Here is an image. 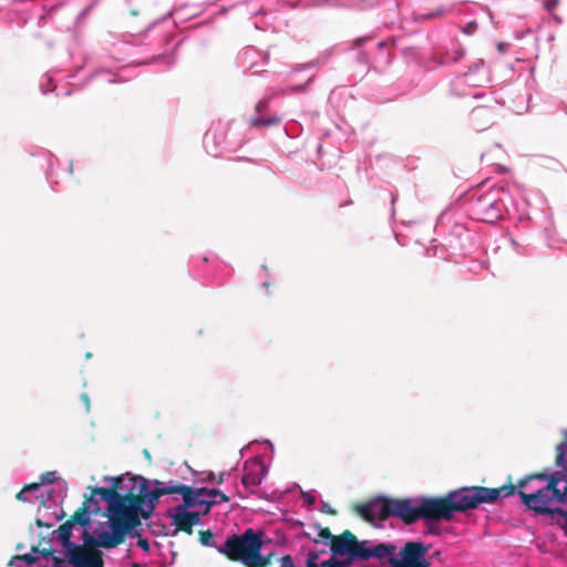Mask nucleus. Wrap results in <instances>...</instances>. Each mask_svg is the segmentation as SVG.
<instances>
[{
	"label": "nucleus",
	"instance_id": "1",
	"mask_svg": "<svg viewBox=\"0 0 567 567\" xmlns=\"http://www.w3.org/2000/svg\"><path fill=\"white\" fill-rule=\"evenodd\" d=\"M92 497V505L99 507L95 496L99 495L105 502H107V512L110 517V526L112 533L97 529L94 530L92 536L86 529H84L82 539L86 545H99L102 548H114L125 542L126 535L131 533L135 527L141 524V519H137L134 513L135 507L138 505L136 498L127 496V491L124 494L121 492L128 486L125 484V478L122 476L112 478V486L106 487H90Z\"/></svg>",
	"mask_w": 567,
	"mask_h": 567
},
{
	"label": "nucleus",
	"instance_id": "2",
	"mask_svg": "<svg viewBox=\"0 0 567 567\" xmlns=\"http://www.w3.org/2000/svg\"><path fill=\"white\" fill-rule=\"evenodd\" d=\"M476 485L460 487L444 496L409 498V525L420 519L426 523L450 522L455 513L477 508L482 503Z\"/></svg>",
	"mask_w": 567,
	"mask_h": 567
},
{
	"label": "nucleus",
	"instance_id": "3",
	"mask_svg": "<svg viewBox=\"0 0 567 567\" xmlns=\"http://www.w3.org/2000/svg\"><path fill=\"white\" fill-rule=\"evenodd\" d=\"M332 557L348 556L351 560L368 561L372 558L378 559L390 553V548L383 546V543L373 540H359L350 530H343L340 535L332 538L330 544Z\"/></svg>",
	"mask_w": 567,
	"mask_h": 567
},
{
	"label": "nucleus",
	"instance_id": "4",
	"mask_svg": "<svg viewBox=\"0 0 567 567\" xmlns=\"http://www.w3.org/2000/svg\"><path fill=\"white\" fill-rule=\"evenodd\" d=\"M383 546L390 548V553L378 557L381 563H388L396 567H430L431 561L426 558L430 547L422 542H406L401 548L399 556L395 555L396 546L390 543H383Z\"/></svg>",
	"mask_w": 567,
	"mask_h": 567
},
{
	"label": "nucleus",
	"instance_id": "5",
	"mask_svg": "<svg viewBox=\"0 0 567 567\" xmlns=\"http://www.w3.org/2000/svg\"><path fill=\"white\" fill-rule=\"evenodd\" d=\"M262 536L264 533L248 528L241 535L229 536L218 551L229 560L241 561L245 565Z\"/></svg>",
	"mask_w": 567,
	"mask_h": 567
},
{
	"label": "nucleus",
	"instance_id": "6",
	"mask_svg": "<svg viewBox=\"0 0 567 567\" xmlns=\"http://www.w3.org/2000/svg\"><path fill=\"white\" fill-rule=\"evenodd\" d=\"M127 482L132 485L127 489V496L138 501V505L134 509L136 518L140 519L142 516L147 519L153 514L159 497L163 496L159 489L162 482L155 481L156 487L153 491L148 489L147 481L143 477L127 478Z\"/></svg>",
	"mask_w": 567,
	"mask_h": 567
},
{
	"label": "nucleus",
	"instance_id": "7",
	"mask_svg": "<svg viewBox=\"0 0 567 567\" xmlns=\"http://www.w3.org/2000/svg\"><path fill=\"white\" fill-rule=\"evenodd\" d=\"M556 485L558 483H555L553 478L548 484L534 492L520 493V502L526 509L534 512L536 515L549 517L557 507L555 505H558L556 501Z\"/></svg>",
	"mask_w": 567,
	"mask_h": 567
},
{
	"label": "nucleus",
	"instance_id": "8",
	"mask_svg": "<svg viewBox=\"0 0 567 567\" xmlns=\"http://www.w3.org/2000/svg\"><path fill=\"white\" fill-rule=\"evenodd\" d=\"M374 519L398 517L409 525V498L377 497L371 501Z\"/></svg>",
	"mask_w": 567,
	"mask_h": 567
},
{
	"label": "nucleus",
	"instance_id": "9",
	"mask_svg": "<svg viewBox=\"0 0 567 567\" xmlns=\"http://www.w3.org/2000/svg\"><path fill=\"white\" fill-rule=\"evenodd\" d=\"M530 481L527 475L523 476L517 481L516 484H513L511 481L507 484H504L499 487H484L478 486L477 492L481 498L482 504H494L499 498H506L514 494L527 493L525 488L529 485Z\"/></svg>",
	"mask_w": 567,
	"mask_h": 567
},
{
	"label": "nucleus",
	"instance_id": "10",
	"mask_svg": "<svg viewBox=\"0 0 567 567\" xmlns=\"http://www.w3.org/2000/svg\"><path fill=\"white\" fill-rule=\"evenodd\" d=\"M501 203L486 194L472 203V212L477 219L483 221H494L498 219L502 213Z\"/></svg>",
	"mask_w": 567,
	"mask_h": 567
},
{
	"label": "nucleus",
	"instance_id": "11",
	"mask_svg": "<svg viewBox=\"0 0 567 567\" xmlns=\"http://www.w3.org/2000/svg\"><path fill=\"white\" fill-rule=\"evenodd\" d=\"M83 543L85 542L83 540ZM94 547L100 546H89L86 544L81 546L73 544V546L66 547L65 550L68 551L69 561L75 567H84L93 558V553L96 550Z\"/></svg>",
	"mask_w": 567,
	"mask_h": 567
},
{
	"label": "nucleus",
	"instance_id": "12",
	"mask_svg": "<svg viewBox=\"0 0 567 567\" xmlns=\"http://www.w3.org/2000/svg\"><path fill=\"white\" fill-rule=\"evenodd\" d=\"M100 507H94L92 505V497H87L84 495V501L82 506L78 508L74 514L70 517L72 524H78L82 527H89L91 525V518L89 514H99Z\"/></svg>",
	"mask_w": 567,
	"mask_h": 567
},
{
	"label": "nucleus",
	"instance_id": "13",
	"mask_svg": "<svg viewBox=\"0 0 567 567\" xmlns=\"http://www.w3.org/2000/svg\"><path fill=\"white\" fill-rule=\"evenodd\" d=\"M261 547H262V540H260L258 543L252 555H250V557L246 561L245 566H247V567H268L271 565V561H272V558L275 555L269 554L267 556H262L260 554Z\"/></svg>",
	"mask_w": 567,
	"mask_h": 567
},
{
	"label": "nucleus",
	"instance_id": "14",
	"mask_svg": "<svg viewBox=\"0 0 567 567\" xmlns=\"http://www.w3.org/2000/svg\"><path fill=\"white\" fill-rule=\"evenodd\" d=\"M173 524L176 526V530L184 532L187 535L193 534V527L188 519L187 511L176 508V513L173 515Z\"/></svg>",
	"mask_w": 567,
	"mask_h": 567
},
{
	"label": "nucleus",
	"instance_id": "15",
	"mask_svg": "<svg viewBox=\"0 0 567 567\" xmlns=\"http://www.w3.org/2000/svg\"><path fill=\"white\" fill-rule=\"evenodd\" d=\"M561 441L556 445L555 449V466H563L567 460V429L560 431Z\"/></svg>",
	"mask_w": 567,
	"mask_h": 567
},
{
	"label": "nucleus",
	"instance_id": "16",
	"mask_svg": "<svg viewBox=\"0 0 567 567\" xmlns=\"http://www.w3.org/2000/svg\"><path fill=\"white\" fill-rule=\"evenodd\" d=\"M181 495L183 496L184 503L178 505L176 508L186 511L187 508L198 505L199 498L190 486L186 485Z\"/></svg>",
	"mask_w": 567,
	"mask_h": 567
},
{
	"label": "nucleus",
	"instance_id": "17",
	"mask_svg": "<svg viewBox=\"0 0 567 567\" xmlns=\"http://www.w3.org/2000/svg\"><path fill=\"white\" fill-rule=\"evenodd\" d=\"M73 526L74 524H72L71 520L68 519L58 529L59 539L64 548L73 546L74 544L73 542H71Z\"/></svg>",
	"mask_w": 567,
	"mask_h": 567
},
{
	"label": "nucleus",
	"instance_id": "18",
	"mask_svg": "<svg viewBox=\"0 0 567 567\" xmlns=\"http://www.w3.org/2000/svg\"><path fill=\"white\" fill-rule=\"evenodd\" d=\"M549 520L551 524L559 526L563 529L565 536H567V509L557 506L554 509L553 515L549 516Z\"/></svg>",
	"mask_w": 567,
	"mask_h": 567
},
{
	"label": "nucleus",
	"instance_id": "19",
	"mask_svg": "<svg viewBox=\"0 0 567 567\" xmlns=\"http://www.w3.org/2000/svg\"><path fill=\"white\" fill-rule=\"evenodd\" d=\"M527 476L530 482L539 481V482H545L546 484H548L550 482V480H553V478H554L555 483H558V480H559L558 474H555V472H553V473L535 472V473L527 474Z\"/></svg>",
	"mask_w": 567,
	"mask_h": 567
},
{
	"label": "nucleus",
	"instance_id": "20",
	"mask_svg": "<svg viewBox=\"0 0 567 567\" xmlns=\"http://www.w3.org/2000/svg\"><path fill=\"white\" fill-rule=\"evenodd\" d=\"M357 513L364 518L367 522H374L372 503L358 504L355 506Z\"/></svg>",
	"mask_w": 567,
	"mask_h": 567
},
{
	"label": "nucleus",
	"instance_id": "21",
	"mask_svg": "<svg viewBox=\"0 0 567 567\" xmlns=\"http://www.w3.org/2000/svg\"><path fill=\"white\" fill-rule=\"evenodd\" d=\"M280 122V118L277 116H271L268 118L256 117L250 121L251 126L260 127V126H270L276 125Z\"/></svg>",
	"mask_w": 567,
	"mask_h": 567
},
{
	"label": "nucleus",
	"instance_id": "22",
	"mask_svg": "<svg viewBox=\"0 0 567 567\" xmlns=\"http://www.w3.org/2000/svg\"><path fill=\"white\" fill-rule=\"evenodd\" d=\"M185 486L186 485L174 484L173 482H169L167 486L159 485V489L162 492V495L182 494V492L184 491Z\"/></svg>",
	"mask_w": 567,
	"mask_h": 567
},
{
	"label": "nucleus",
	"instance_id": "23",
	"mask_svg": "<svg viewBox=\"0 0 567 567\" xmlns=\"http://www.w3.org/2000/svg\"><path fill=\"white\" fill-rule=\"evenodd\" d=\"M14 561H22L28 566L34 565L38 561V557L33 554H23V555H16L11 561L10 565H13Z\"/></svg>",
	"mask_w": 567,
	"mask_h": 567
},
{
	"label": "nucleus",
	"instance_id": "24",
	"mask_svg": "<svg viewBox=\"0 0 567 567\" xmlns=\"http://www.w3.org/2000/svg\"><path fill=\"white\" fill-rule=\"evenodd\" d=\"M560 483H564L563 489L556 485V501L558 505H567V480H561Z\"/></svg>",
	"mask_w": 567,
	"mask_h": 567
},
{
	"label": "nucleus",
	"instance_id": "25",
	"mask_svg": "<svg viewBox=\"0 0 567 567\" xmlns=\"http://www.w3.org/2000/svg\"><path fill=\"white\" fill-rule=\"evenodd\" d=\"M241 483L245 485V486H256L258 484H260V478H258L255 474L252 473H245L241 477Z\"/></svg>",
	"mask_w": 567,
	"mask_h": 567
},
{
	"label": "nucleus",
	"instance_id": "26",
	"mask_svg": "<svg viewBox=\"0 0 567 567\" xmlns=\"http://www.w3.org/2000/svg\"><path fill=\"white\" fill-rule=\"evenodd\" d=\"M199 542L204 545V546H213V542H214V534L212 533V530L207 529V530H200L199 532Z\"/></svg>",
	"mask_w": 567,
	"mask_h": 567
},
{
	"label": "nucleus",
	"instance_id": "27",
	"mask_svg": "<svg viewBox=\"0 0 567 567\" xmlns=\"http://www.w3.org/2000/svg\"><path fill=\"white\" fill-rule=\"evenodd\" d=\"M84 567H103V557L100 550L93 553V558Z\"/></svg>",
	"mask_w": 567,
	"mask_h": 567
},
{
	"label": "nucleus",
	"instance_id": "28",
	"mask_svg": "<svg viewBox=\"0 0 567 567\" xmlns=\"http://www.w3.org/2000/svg\"><path fill=\"white\" fill-rule=\"evenodd\" d=\"M208 496L218 497V499H215L216 502H218V504L228 503L230 501V498L225 493L216 488L209 489Z\"/></svg>",
	"mask_w": 567,
	"mask_h": 567
},
{
	"label": "nucleus",
	"instance_id": "29",
	"mask_svg": "<svg viewBox=\"0 0 567 567\" xmlns=\"http://www.w3.org/2000/svg\"><path fill=\"white\" fill-rule=\"evenodd\" d=\"M226 475H227V473H225V472L219 473L217 476L213 472H209L207 474V476L205 478H203V481L204 482H214L215 481L217 484H223Z\"/></svg>",
	"mask_w": 567,
	"mask_h": 567
},
{
	"label": "nucleus",
	"instance_id": "30",
	"mask_svg": "<svg viewBox=\"0 0 567 567\" xmlns=\"http://www.w3.org/2000/svg\"><path fill=\"white\" fill-rule=\"evenodd\" d=\"M58 480L55 472H45L41 475L40 484H51Z\"/></svg>",
	"mask_w": 567,
	"mask_h": 567
},
{
	"label": "nucleus",
	"instance_id": "31",
	"mask_svg": "<svg viewBox=\"0 0 567 567\" xmlns=\"http://www.w3.org/2000/svg\"><path fill=\"white\" fill-rule=\"evenodd\" d=\"M218 504L216 501H207V499H200L198 502L199 506H205V509L203 512L204 515L208 514L214 505Z\"/></svg>",
	"mask_w": 567,
	"mask_h": 567
},
{
	"label": "nucleus",
	"instance_id": "32",
	"mask_svg": "<svg viewBox=\"0 0 567 567\" xmlns=\"http://www.w3.org/2000/svg\"><path fill=\"white\" fill-rule=\"evenodd\" d=\"M318 536L321 538V539H329L330 540V544L332 543V538L334 537V535H332L331 530L329 527H322L319 529V533H318Z\"/></svg>",
	"mask_w": 567,
	"mask_h": 567
},
{
	"label": "nucleus",
	"instance_id": "33",
	"mask_svg": "<svg viewBox=\"0 0 567 567\" xmlns=\"http://www.w3.org/2000/svg\"><path fill=\"white\" fill-rule=\"evenodd\" d=\"M558 470L555 471V474H558V485L560 484L561 480H567V463L563 466H556Z\"/></svg>",
	"mask_w": 567,
	"mask_h": 567
},
{
	"label": "nucleus",
	"instance_id": "34",
	"mask_svg": "<svg viewBox=\"0 0 567 567\" xmlns=\"http://www.w3.org/2000/svg\"><path fill=\"white\" fill-rule=\"evenodd\" d=\"M487 113H489V111L485 107H478L476 110L473 111V120H477L480 117H484Z\"/></svg>",
	"mask_w": 567,
	"mask_h": 567
},
{
	"label": "nucleus",
	"instance_id": "35",
	"mask_svg": "<svg viewBox=\"0 0 567 567\" xmlns=\"http://www.w3.org/2000/svg\"><path fill=\"white\" fill-rule=\"evenodd\" d=\"M188 519L192 523V527L194 525H198L200 523V514L199 513H190V512H188Z\"/></svg>",
	"mask_w": 567,
	"mask_h": 567
},
{
	"label": "nucleus",
	"instance_id": "36",
	"mask_svg": "<svg viewBox=\"0 0 567 567\" xmlns=\"http://www.w3.org/2000/svg\"><path fill=\"white\" fill-rule=\"evenodd\" d=\"M137 546H140L142 549H144L145 551H148L150 550V544H148V540L146 538H143V537H138V540H137Z\"/></svg>",
	"mask_w": 567,
	"mask_h": 567
},
{
	"label": "nucleus",
	"instance_id": "37",
	"mask_svg": "<svg viewBox=\"0 0 567 567\" xmlns=\"http://www.w3.org/2000/svg\"><path fill=\"white\" fill-rule=\"evenodd\" d=\"M557 6H558V0H546V2H545V8L550 12L554 11Z\"/></svg>",
	"mask_w": 567,
	"mask_h": 567
},
{
	"label": "nucleus",
	"instance_id": "38",
	"mask_svg": "<svg viewBox=\"0 0 567 567\" xmlns=\"http://www.w3.org/2000/svg\"><path fill=\"white\" fill-rule=\"evenodd\" d=\"M53 553H54V550H53L52 548H42V549L40 550V554H41L44 558H49V557H52V558H53V557H54V556H53Z\"/></svg>",
	"mask_w": 567,
	"mask_h": 567
},
{
	"label": "nucleus",
	"instance_id": "39",
	"mask_svg": "<svg viewBox=\"0 0 567 567\" xmlns=\"http://www.w3.org/2000/svg\"><path fill=\"white\" fill-rule=\"evenodd\" d=\"M52 560L54 567H64L65 561L62 558L54 556Z\"/></svg>",
	"mask_w": 567,
	"mask_h": 567
},
{
	"label": "nucleus",
	"instance_id": "40",
	"mask_svg": "<svg viewBox=\"0 0 567 567\" xmlns=\"http://www.w3.org/2000/svg\"><path fill=\"white\" fill-rule=\"evenodd\" d=\"M194 493L197 495V497L199 498V496L202 495H208L209 493V488H205V487H202V488H196L194 489Z\"/></svg>",
	"mask_w": 567,
	"mask_h": 567
},
{
	"label": "nucleus",
	"instance_id": "41",
	"mask_svg": "<svg viewBox=\"0 0 567 567\" xmlns=\"http://www.w3.org/2000/svg\"><path fill=\"white\" fill-rule=\"evenodd\" d=\"M41 485H42V484H40V482H39V483H33V484H31V485H27V486L24 487V491H25V492H29V491H35V489H38Z\"/></svg>",
	"mask_w": 567,
	"mask_h": 567
},
{
	"label": "nucleus",
	"instance_id": "42",
	"mask_svg": "<svg viewBox=\"0 0 567 567\" xmlns=\"http://www.w3.org/2000/svg\"><path fill=\"white\" fill-rule=\"evenodd\" d=\"M367 40H369V38H358L354 40V45L355 47H360Z\"/></svg>",
	"mask_w": 567,
	"mask_h": 567
},
{
	"label": "nucleus",
	"instance_id": "43",
	"mask_svg": "<svg viewBox=\"0 0 567 567\" xmlns=\"http://www.w3.org/2000/svg\"><path fill=\"white\" fill-rule=\"evenodd\" d=\"M35 525H37L38 527H47V528H50V527H51V525H50V524H47V523L42 522L41 519H35Z\"/></svg>",
	"mask_w": 567,
	"mask_h": 567
},
{
	"label": "nucleus",
	"instance_id": "44",
	"mask_svg": "<svg viewBox=\"0 0 567 567\" xmlns=\"http://www.w3.org/2000/svg\"><path fill=\"white\" fill-rule=\"evenodd\" d=\"M24 494H25V491H24V488H23L22 491H20V492L17 494V498H18L19 501H28V498L24 496Z\"/></svg>",
	"mask_w": 567,
	"mask_h": 567
},
{
	"label": "nucleus",
	"instance_id": "45",
	"mask_svg": "<svg viewBox=\"0 0 567 567\" xmlns=\"http://www.w3.org/2000/svg\"><path fill=\"white\" fill-rule=\"evenodd\" d=\"M265 107H266V103L265 102H259L257 104V106H256L258 112H261Z\"/></svg>",
	"mask_w": 567,
	"mask_h": 567
},
{
	"label": "nucleus",
	"instance_id": "46",
	"mask_svg": "<svg viewBox=\"0 0 567 567\" xmlns=\"http://www.w3.org/2000/svg\"><path fill=\"white\" fill-rule=\"evenodd\" d=\"M328 560L336 561L338 567H344V564L338 560L337 557H330Z\"/></svg>",
	"mask_w": 567,
	"mask_h": 567
},
{
	"label": "nucleus",
	"instance_id": "47",
	"mask_svg": "<svg viewBox=\"0 0 567 567\" xmlns=\"http://www.w3.org/2000/svg\"><path fill=\"white\" fill-rule=\"evenodd\" d=\"M40 550H41V549H39L37 546H32V547H31V551H32V554H33V555H34V554H38V553L40 554Z\"/></svg>",
	"mask_w": 567,
	"mask_h": 567
},
{
	"label": "nucleus",
	"instance_id": "48",
	"mask_svg": "<svg viewBox=\"0 0 567 567\" xmlns=\"http://www.w3.org/2000/svg\"><path fill=\"white\" fill-rule=\"evenodd\" d=\"M324 512L328 513V514H334V511H332L331 508H326Z\"/></svg>",
	"mask_w": 567,
	"mask_h": 567
},
{
	"label": "nucleus",
	"instance_id": "49",
	"mask_svg": "<svg viewBox=\"0 0 567 567\" xmlns=\"http://www.w3.org/2000/svg\"><path fill=\"white\" fill-rule=\"evenodd\" d=\"M308 502H309L310 504L315 503V497L308 498Z\"/></svg>",
	"mask_w": 567,
	"mask_h": 567
},
{
	"label": "nucleus",
	"instance_id": "50",
	"mask_svg": "<svg viewBox=\"0 0 567 567\" xmlns=\"http://www.w3.org/2000/svg\"><path fill=\"white\" fill-rule=\"evenodd\" d=\"M473 25H475V23L471 22L470 29H473Z\"/></svg>",
	"mask_w": 567,
	"mask_h": 567
},
{
	"label": "nucleus",
	"instance_id": "51",
	"mask_svg": "<svg viewBox=\"0 0 567 567\" xmlns=\"http://www.w3.org/2000/svg\"><path fill=\"white\" fill-rule=\"evenodd\" d=\"M473 25H475V23L471 22L470 29H473Z\"/></svg>",
	"mask_w": 567,
	"mask_h": 567
},
{
	"label": "nucleus",
	"instance_id": "52",
	"mask_svg": "<svg viewBox=\"0 0 567 567\" xmlns=\"http://www.w3.org/2000/svg\"><path fill=\"white\" fill-rule=\"evenodd\" d=\"M390 566H391V567H396V566H394V565H390Z\"/></svg>",
	"mask_w": 567,
	"mask_h": 567
},
{
	"label": "nucleus",
	"instance_id": "53",
	"mask_svg": "<svg viewBox=\"0 0 567 567\" xmlns=\"http://www.w3.org/2000/svg\"><path fill=\"white\" fill-rule=\"evenodd\" d=\"M75 567V566H74Z\"/></svg>",
	"mask_w": 567,
	"mask_h": 567
}]
</instances>
